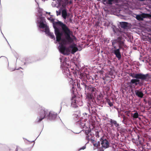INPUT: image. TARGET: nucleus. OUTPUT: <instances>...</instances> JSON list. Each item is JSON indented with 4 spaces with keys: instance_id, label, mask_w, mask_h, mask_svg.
<instances>
[{
    "instance_id": "f257e3e1",
    "label": "nucleus",
    "mask_w": 151,
    "mask_h": 151,
    "mask_svg": "<svg viewBox=\"0 0 151 151\" xmlns=\"http://www.w3.org/2000/svg\"><path fill=\"white\" fill-rule=\"evenodd\" d=\"M50 20L52 23V25L54 29L55 34L57 41H59L61 39V36L63 35V33L60 32V28L57 26V24L59 25L61 28L64 34V40L67 43H69L70 41L72 40L71 36H73L76 38V37L73 35L72 31L66 24L58 20L57 22H55L54 19H50Z\"/></svg>"
},
{
    "instance_id": "f03ea898",
    "label": "nucleus",
    "mask_w": 151,
    "mask_h": 151,
    "mask_svg": "<svg viewBox=\"0 0 151 151\" xmlns=\"http://www.w3.org/2000/svg\"><path fill=\"white\" fill-rule=\"evenodd\" d=\"M117 26L118 28L114 25L112 27L113 32L118 37L116 39L112 40L111 42L114 48V52L119 60L121 58L119 49L123 47V21L119 22Z\"/></svg>"
},
{
    "instance_id": "7ed1b4c3",
    "label": "nucleus",
    "mask_w": 151,
    "mask_h": 151,
    "mask_svg": "<svg viewBox=\"0 0 151 151\" xmlns=\"http://www.w3.org/2000/svg\"><path fill=\"white\" fill-rule=\"evenodd\" d=\"M86 82L83 81L81 83H77V89L78 91L81 90L85 91L86 97L88 101H90L92 103L95 101L96 94L97 92L96 88L91 85L86 84Z\"/></svg>"
},
{
    "instance_id": "20e7f679",
    "label": "nucleus",
    "mask_w": 151,
    "mask_h": 151,
    "mask_svg": "<svg viewBox=\"0 0 151 151\" xmlns=\"http://www.w3.org/2000/svg\"><path fill=\"white\" fill-rule=\"evenodd\" d=\"M38 114L40 116L37 117L35 121V122L39 123L43 119L45 118L50 120H53L57 116V114L51 111H49L47 109L44 108L40 107L38 109Z\"/></svg>"
},
{
    "instance_id": "39448f33",
    "label": "nucleus",
    "mask_w": 151,
    "mask_h": 151,
    "mask_svg": "<svg viewBox=\"0 0 151 151\" xmlns=\"http://www.w3.org/2000/svg\"><path fill=\"white\" fill-rule=\"evenodd\" d=\"M74 63L75 65V70L73 72V73L74 75L77 76L78 77L81 79V81H80V83H81L84 81L86 82V84L88 85V82L87 81V79L90 80V82L93 83V77L90 76L89 75H87L85 73L81 72L80 70L81 69V67L79 64L78 63L77 64V62L76 61Z\"/></svg>"
},
{
    "instance_id": "423d86ee",
    "label": "nucleus",
    "mask_w": 151,
    "mask_h": 151,
    "mask_svg": "<svg viewBox=\"0 0 151 151\" xmlns=\"http://www.w3.org/2000/svg\"><path fill=\"white\" fill-rule=\"evenodd\" d=\"M129 76L133 78H136L132 79L130 81L131 83L134 84L135 86L138 84V82L140 81L139 79L147 81L150 77V75L148 73L144 74L141 73H131L129 74Z\"/></svg>"
},
{
    "instance_id": "0eeeda50",
    "label": "nucleus",
    "mask_w": 151,
    "mask_h": 151,
    "mask_svg": "<svg viewBox=\"0 0 151 151\" xmlns=\"http://www.w3.org/2000/svg\"><path fill=\"white\" fill-rule=\"evenodd\" d=\"M66 58L60 57V59L61 62L60 67L62 70L63 74L67 76H70V73L69 69V68L70 67V65L69 63L66 62Z\"/></svg>"
},
{
    "instance_id": "6e6552de",
    "label": "nucleus",
    "mask_w": 151,
    "mask_h": 151,
    "mask_svg": "<svg viewBox=\"0 0 151 151\" xmlns=\"http://www.w3.org/2000/svg\"><path fill=\"white\" fill-rule=\"evenodd\" d=\"M38 14L37 15V18L36 23L38 27L47 23L45 17H42L45 14L44 11H43L42 9L39 8L38 9Z\"/></svg>"
},
{
    "instance_id": "1a4fd4ad",
    "label": "nucleus",
    "mask_w": 151,
    "mask_h": 151,
    "mask_svg": "<svg viewBox=\"0 0 151 151\" xmlns=\"http://www.w3.org/2000/svg\"><path fill=\"white\" fill-rule=\"evenodd\" d=\"M74 90H75V87L73 84L72 85V88L71 90V91L72 93V97L70 99L71 101V103L70 106L73 108H76L78 107V105H82V102L81 101H78V99H79L76 97V96L74 94Z\"/></svg>"
},
{
    "instance_id": "9d476101",
    "label": "nucleus",
    "mask_w": 151,
    "mask_h": 151,
    "mask_svg": "<svg viewBox=\"0 0 151 151\" xmlns=\"http://www.w3.org/2000/svg\"><path fill=\"white\" fill-rule=\"evenodd\" d=\"M38 27L39 31L45 32V34L47 35L51 39L54 40H55V35L53 33L51 32L50 31L49 29L47 23L42 25L40 26V27Z\"/></svg>"
},
{
    "instance_id": "9b49d317",
    "label": "nucleus",
    "mask_w": 151,
    "mask_h": 151,
    "mask_svg": "<svg viewBox=\"0 0 151 151\" xmlns=\"http://www.w3.org/2000/svg\"><path fill=\"white\" fill-rule=\"evenodd\" d=\"M87 105L89 107V111L91 114H96L97 110L95 106H93V104L95 103V101L93 103H92L90 101H88Z\"/></svg>"
},
{
    "instance_id": "f8f14e48",
    "label": "nucleus",
    "mask_w": 151,
    "mask_h": 151,
    "mask_svg": "<svg viewBox=\"0 0 151 151\" xmlns=\"http://www.w3.org/2000/svg\"><path fill=\"white\" fill-rule=\"evenodd\" d=\"M100 140L102 147L106 149L109 147L110 144L108 141L103 136L101 137L100 139Z\"/></svg>"
},
{
    "instance_id": "ddd939ff",
    "label": "nucleus",
    "mask_w": 151,
    "mask_h": 151,
    "mask_svg": "<svg viewBox=\"0 0 151 151\" xmlns=\"http://www.w3.org/2000/svg\"><path fill=\"white\" fill-rule=\"evenodd\" d=\"M72 15L69 13H68L66 9H63L62 11V17L65 20L67 18L71 17Z\"/></svg>"
},
{
    "instance_id": "4468645a",
    "label": "nucleus",
    "mask_w": 151,
    "mask_h": 151,
    "mask_svg": "<svg viewBox=\"0 0 151 151\" xmlns=\"http://www.w3.org/2000/svg\"><path fill=\"white\" fill-rule=\"evenodd\" d=\"M80 116L81 114L79 111H78L76 112V113L73 114L72 115L74 121L76 122V123L81 121Z\"/></svg>"
},
{
    "instance_id": "2eb2a0df",
    "label": "nucleus",
    "mask_w": 151,
    "mask_h": 151,
    "mask_svg": "<svg viewBox=\"0 0 151 151\" xmlns=\"http://www.w3.org/2000/svg\"><path fill=\"white\" fill-rule=\"evenodd\" d=\"M147 14L143 13L141 15H137L136 16V19L139 21H142L143 19V18H145L147 17Z\"/></svg>"
},
{
    "instance_id": "dca6fc26",
    "label": "nucleus",
    "mask_w": 151,
    "mask_h": 151,
    "mask_svg": "<svg viewBox=\"0 0 151 151\" xmlns=\"http://www.w3.org/2000/svg\"><path fill=\"white\" fill-rule=\"evenodd\" d=\"M76 124L81 129H83L85 128L86 125L85 122L83 121H81V120L79 122H77L76 123Z\"/></svg>"
},
{
    "instance_id": "f3484780",
    "label": "nucleus",
    "mask_w": 151,
    "mask_h": 151,
    "mask_svg": "<svg viewBox=\"0 0 151 151\" xmlns=\"http://www.w3.org/2000/svg\"><path fill=\"white\" fill-rule=\"evenodd\" d=\"M135 93L136 95L139 97L142 98L144 96V94L142 92L139 91L138 90L135 91Z\"/></svg>"
},
{
    "instance_id": "a211bd4d",
    "label": "nucleus",
    "mask_w": 151,
    "mask_h": 151,
    "mask_svg": "<svg viewBox=\"0 0 151 151\" xmlns=\"http://www.w3.org/2000/svg\"><path fill=\"white\" fill-rule=\"evenodd\" d=\"M62 39V38H61V39H60L59 41H57V39H56V41L57 42H58L59 44V45L58 47V48L60 52V50H63L64 49V45L62 44V43H60V41Z\"/></svg>"
},
{
    "instance_id": "6ab92c4d",
    "label": "nucleus",
    "mask_w": 151,
    "mask_h": 151,
    "mask_svg": "<svg viewBox=\"0 0 151 151\" xmlns=\"http://www.w3.org/2000/svg\"><path fill=\"white\" fill-rule=\"evenodd\" d=\"M66 1H64L62 3V5L63 6H65L68 4H71L72 3V1L71 0L68 1V0H65Z\"/></svg>"
},
{
    "instance_id": "aec40b11",
    "label": "nucleus",
    "mask_w": 151,
    "mask_h": 151,
    "mask_svg": "<svg viewBox=\"0 0 151 151\" xmlns=\"http://www.w3.org/2000/svg\"><path fill=\"white\" fill-rule=\"evenodd\" d=\"M91 132V130L90 128L89 127V129L88 130H85V134L86 135V139L87 140H88L89 139V134Z\"/></svg>"
},
{
    "instance_id": "412c9836",
    "label": "nucleus",
    "mask_w": 151,
    "mask_h": 151,
    "mask_svg": "<svg viewBox=\"0 0 151 151\" xmlns=\"http://www.w3.org/2000/svg\"><path fill=\"white\" fill-rule=\"evenodd\" d=\"M103 1L108 5H111L113 3H115L116 0H103Z\"/></svg>"
},
{
    "instance_id": "4be33fe9",
    "label": "nucleus",
    "mask_w": 151,
    "mask_h": 151,
    "mask_svg": "<svg viewBox=\"0 0 151 151\" xmlns=\"http://www.w3.org/2000/svg\"><path fill=\"white\" fill-rule=\"evenodd\" d=\"M117 111L118 113V117H120L122 116L123 117V109L121 108H118L117 109Z\"/></svg>"
},
{
    "instance_id": "5701e85b",
    "label": "nucleus",
    "mask_w": 151,
    "mask_h": 151,
    "mask_svg": "<svg viewBox=\"0 0 151 151\" xmlns=\"http://www.w3.org/2000/svg\"><path fill=\"white\" fill-rule=\"evenodd\" d=\"M110 122L111 124H114L115 126L116 127H118L119 126V124H118L114 120H113L112 119H111L110 121Z\"/></svg>"
},
{
    "instance_id": "b1692460",
    "label": "nucleus",
    "mask_w": 151,
    "mask_h": 151,
    "mask_svg": "<svg viewBox=\"0 0 151 151\" xmlns=\"http://www.w3.org/2000/svg\"><path fill=\"white\" fill-rule=\"evenodd\" d=\"M106 101L108 104L110 106H113V104L112 102H111L110 100L108 99H106Z\"/></svg>"
},
{
    "instance_id": "393cba45",
    "label": "nucleus",
    "mask_w": 151,
    "mask_h": 151,
    "mask_svg": "<svg viewBox=\"0 0 151 151\" xmlns=\"http://www.w3.org/2000/svg\"><path fill=\"white\" fill-rule=\"evenodd\" d=\"M65 0H57V3L58 4L59 6H60L62 5V3Z\"/></svg>"
},
{
    "instance_id": "a878e982",
    "label": "nucleus",
    "mask_w": 151,
    "mask_h": 151,
    "mask_svg": "<svg viewBox=\"0 0 151 151\" xmlns=\"http://www.w3.org/2000/svg\"><path fill=\"white\" fill-rule=\"evenodd\" d=\"M73 17V16L71 15V17L67 18V19L66 20V23H67V22H70L71 23H72V18Z\"/></svg>"
},
{
    "instance_id": "bb28decb",
    "label": "nucleus",
    "mask_w": 151,
    "mask_h": 151,
    "mask_svg": "<svg viewBox=\"0 0 151 151\" xmlns=\"http://www.w3.org/2000/svg\"><path fill=\"white\" fill-rule=\"evenodd\" d=\"M129 25L128 23L123 22V29L127 28L129 27Z\"/></svg>"
},
{
    "instance_id": "cd10ccee",
    "label": "nucleus",
    "mask_w": 151,
    "mask_h": 151,
    "mask_svg": "<svg viewBox=\"0 0 151 151\" xmlns=\"http://www.w3.org/2000/svg\"><path fill=\"white\" fill-rule=\"evenodd\" d=\"M139 115L137 112L135 113L133 115V117L134 118H137L138 117Z\"/></svg>"
},
{
    "instance_id": "c85d7f7f",
    "label": "nucleus",
    "mask_w": 151,
    "mask_h": 151,
    "mask_svg": "<svg viewBox=\"0 0 151 151\" xmlns=\"http://www.w3.org/2000/svg\"><path fill=\"white\" fill-rule=\"evenodd\" d=\"M147 40L148 41L150 42H151V35L150 34L148 36L146 37Z\"/></svg>"
},
{
    "instance_id": "c756f323",
    "label": "nucleus",
    "mask_w": 151,
    "mask_h": 151,
    "mask_svg": "<svg viewBox=\"0 0 151 151\" xmlns=\"http://www.w3.org/2000/svg\"><path fill=\"white\" fill-rule=\"evenodd\" d=\"M93 138H89V139H88V140H88V142L86 143V144H87L88 143V142H89V141L90 140H91V143H94V142H95V140H94L93 139Z\"/></svg>"
},
{
    "instance_id": "7c9ffc66",
    "label": "nucleus",
    "mask_w": 151,
    "mask_h": 151,
    "mask_svg": "<svg viewBox=\"0 0 151 151\" xmlns=\"http://www.w3.org/2000/svg\"><path fill=\"white\" fill-rule=\"evenodd\" d=\"M89 137H91L90 138H93L94 136V134L92 132H91L89 134Z\"/></svg>"
},
{
    "instance_id": "2f4dec72",
    "label": "nucleus",
    "mask_w": 151,
    "mask_h": 151,
    "mask_svg": "<svg viewBox=\"0 0 151 151\" xmlns=\"http://www.w3.org/2000/svg\"><path fill=\"white\" fill-rule=\"evenodd\" d=\"M86 144H87L86 143L85 145L79 149L78 151H79L81 150H84L86 148Z\"/></svg>"
},
{
    "instance_id": "473e14b6",
    "label": "nucleus",
    "mask_w": 151,
    "mask_h": 151,
    "mask_svg": "<svg viewBox=\"0 0 151 151\" xmlns=\"http://www.w3.org/2000/svg\"><path fill=\"white\" fill-rule=\"evenodd\" d=\"M114 15H116V14H114ZM116 15L118 16H119V17H120V18L122 19H123V15H121V14H119V13H118V14H116Z\"/></svg>"
},
{
    "instance_id": "72a5a7b5",
    "label": "nucleus",
    "mask_w": 151,
    "mask_h": 151,
    "mask_svg": "<svg viewBox=\"0 0 151 151\" xmlns=\"http://www.w3.org/2000/svg\"><path fill=\"white\" fill-rule=\"evenodd\" d=\"M115 94H116V96L115 97V98H116L117 97H118V95H119V92L118 91H116L115 92Z\"/></svg>"
},
{
    "instance_id": "f704fd0d",
    "label": "nucleus",
    "mask_w": 151,
    "mask_h": 151,
    "mask_svg": "<svg viewBox=\"0 0 151 151\" xmlns=\"http://www.w3.org/2000/svg\"><path fill=\"white\" fill-rule=\"evenodd\" d=\"M95 135L97 137H99V132H95Z\"/></svg>"
},
{
    "instance_id": "c9c22d12",
    "label": "nucleus",
    "mask_w": 151,
    "mask_h": 151,
    "mask_svg": "<svg viewBox=\"0 0 151 151\" xmlns=\"http://www.w3.org/2000/svg\"><path fill=\"white\" fill-rule=\"evenodd\" d=\"M77 49H78L76 47V49L75 50L71 51V53L73 54H74L75 52H76V51L77 50Z\"/></svg>"
},
{
    "instance_id": "e433bc0d",
    "label": "nucleus",
    "mask_w": 151,
    "mask_h": 151,
    "mask_svg": "<svg viewBox=\"0 0 151 151\" xmlns=\"http://www.w3.org/2000/svg\"><path fill=\"white\" fill-rule=\"evenodd\" d=\"M113 71L112 70H111L110 71H109V74L111 76H112L113 75Z\"/></svg>"
},
{
    "instance_id": "4c0bfd02",
    "label": "nucleus",
    "mask_w": 151,
    "mask_h": 151,
    "mask_svg": "<svg viewBox=\"0 0 151 151\" xmlns=\"http://www.w3.org/2000/svg\"><path fill=\"white\" fill-rule=\"evenodd\" d=\"M120 91L122 93H123V84L121 83V87L120 88Z\"/></svg>"
},
{
    "instance_id": "58836bf2",
    "label": "nucleus",
    "mask_w": 151,
    "mask_h": 151,
    "mask_svg": "<svg viewBox=\"0 0 151 151\" xmlns=\"http://www.w3.org/2000/svg\"><path fill=\"white\" fill-rule=\"evenodd\" d=\"M56 12L57 15V16L60 15L61 14L60 12V11L58 12V11H56Z\"/></svg>"
},
{
    "instance_id": "ea45409f",
    "label": "nucleus",
    "mask_w": 151,
    "mask_h": 151,
    "mask_svg": "<svg viewBox=\"0 0 151 151\" xmlns=\"http://www.w3.org/2000/svg\"><path fill=\"white\" fill-rule=\"evenodd\" d=\"M99 151H104V150L102 148H99L98 149Z\"/></svg>"
},
{
    "instance_id": "a19ab883",
    "label": "nucleus",
    "mask_w": 151,
    "mask_h": 151,
    "mask_svg": "<svg viewBox=\"0 0 151 151\" xmlns=\"http://www.w3.org/2000/svg\"><path fill=\"white\" fill-rule=\"evenodd\" d=\"M93 146L94 147H97L98 146V144L96 143H93Z\"/></svg>"
},
{
    "instance_id": "79ce46f5",
    "label": "nucleus",
    "mask_w": 151,
    "mask_h": 151,
    "mask_svg": "<svg viewBox=\"0 0 151 151\" xmlns=\"http://www.w3.org/2000/svg\"><path fill=\"white\" fill-rule=\"evenodd\" d=\"M138 84L141 86H142L143 85V83L142 82H140L139 81L138 82Z\"/></svg>"
},
{
    "instance_id": "37998d69",
    "label": "nucleus",
    "mask_w": 151,
    "mask_h": 151,
    "mask_svg": "<svg viewBox=\"0 0 151 151\" xmlns=\"http://www.w3.org/2000/svg\"><path fill=\"white\" fill-rule=\"evenodd\" d=\"M19 69V68H17L15 67L14 69L13 68V69H12V70H11V71H13L14 70H18Z\"/></svg>"
},
{
    "instance_id": "c03bdc74",
    "label": "nucleus",
    "mask_w": 151,
    "mask_h": 151,
    "mask_svg": "<svg viewBox=\"0 0 151 151\" xmlns=\"http://www.w3.org/2000/svg\"><path fill=\"white\" fill-rule=\"evenodd\" d=\"M64 105H65L66 106L68 107V106H69L70 105V104H68L67 103H65V104H64Z\"/></svg>"
},
{
    "instance_id": "a18cd8bd",
    "label": "nucleus",
    "mask_w": 151,
    "mask_h": 151,
    "mask_svg": "<svg viewBox=\"0 0 151 151\" xmlns=\"http://www.w3.org/2000/svg\"><path fill=\"white\" fill-rule=\"evenodd\" d=\"M96 143L98 144V146H100V142L99 141H98L97 143Z\"/></svg>"
},
{
    "instance_id": "49530a36",
    "label": "nucleus",
    "mask_w": 151,
    "mask_h": 151,
    "mask_svg": "<svg viewBox=\"0 0 151 151\" xmlns=\"http://www.w3.org/2000/svg\"><path fill=\"white\" fill-rule=\"evenodd\" d=\"M18 148L17 147L16 149V150H15V151H18Z\"/></svg>"
},
{
    "instance_id": "de8ad7c7",
    "label": "nucleus",
    "mask_w": 151,
    "mask_h": 151,
    "mask_svg": "<svg viewBox=\"0 0 151 151\" xmlns=\"http://www.w3.org/2000/svg\"><path fill=\"white\" fill-rule=\"evenodd\" d=\"M70 47H71V48H73V46H72V45H71V46H70Z\"/></svg>"
},
{
    "instance_id": "09e8293b",
    "label": "nucleus",
    "mask_w": 151,
    "mask_h": 151,
    "mask_svg": "<svg viewBox=\"0 0 151 151\" xmlns=\"http://www.w3.org/2000/svg\"><path fill=\"white\" fill-rule=\"evenodd\" d=\"M8 42V44H9V46H10V48H11V47L10 45H9V43H8V42Z\"/></svg>"
},
{
    "instance_id": "8fccbe9b",
    "label": "nucleus",
    "mask_w": 151,
    "mask_h": 151,
    "mask_svg": "<svg viewBox=\"0 0 151 151\" xmlns=\"http://www.w3.org/2000/svg\"><path fill=\"white\" fill-rule=\"evenodd\" d=\"M125 47V45H124V43H123V47Z\"/></svg>"
},
{
    "instance_id": "3c124183",
    "label": "nucleus",
    "mask_w": 151,
    "mask_h": 151,
    "mask_svg": "<svg viewBox=\"0 0 151 151\" xmlns=\"http://www.w3.org/2000/svg\"><path fill=\"white\" fill-rule=\"evenodd\" d=\"M80 132H77V133H75L78 134Z\"/></svg>"
},
{
    "instance_id": "603ef678",
    "label": "nucleus",
    "mask_w": 151,
    "mask_h": 151,
    "mask_svg": "<svg viewBox=\"0 0 151 151\" xmlns=\"http://www.w3.org/2000/svg\"><path fill=\"white\" fill-rule=\"evenodd\" d=\"M121 141L123 142V138H122L121 140Z\"/></svg>"
},
{
    "instance_id": "864d4df0",
    "label": "nucleus",
    "mask_w": 151,
    "mask_h": 151,
    "mask_svg": "<svg viewBox=\"0 0 151 151\" xmlns=\"http://www.w3.org/2000/svg\"><path fill=\"white\" fill-rule=\"evenodd\" d=\"M45 12L46 14H48V12Z\"/></svg>"
},
{
    "instance_id": "5fc2aeb1",
    "label": "nucleus",
    "mask_w": 151,
    "mask_h": 151,
    "mask_svg": "<svg viewBox=\"0 0 151 151\" xmlns=\"http://www.w3.org/2000/svg\"><path fill=\"white\" fill-rule=\"evenodd\" d=\"M118 11H119V12H120V10H119V9H118Z\"/></svg>"
},
{
    "instance_id": "6e6d98bb",
    "label": "nucleus",
    "mask_w": 151,
    "mask_h": 151,
    "mask_svg": "<svg viewBox=\"0 0 151 151\" xmlns=\"http://www.w3.org/2000/svg\"><path fill=\"white\" fill-rule=\"evenodd\" d=\"M35 140H33V141H32L31 142H34L35 141Z\"/></svg>"
},
{
    "instance_id": "4d7b16f0",
    "label": "nucleus",
    "mask_w": 151,
    "mask_h": 151,
    "mask_svg": "<svg viewBox=\"0 0 151 151\" xmlns=\"http://www.w3.org/2000/svg\"><path fill=\"white\" fill-rule=\"evenodd\" d=\"M3 57H4V56H1V57H0V58H1Z\"/></svg>"
},
{
    "instance_id": "13d9d810",
    "label": "nucleus",
    "mask_w": 151,
    "mask_h": 151,
    "mask_svg": "<svg viewBox=\"0 0 151 151\" xmlns=\"http://www.w3.org/2000/svg\"><path fill=\"white\" fill-rule=\"evenodd\" d=\"M122 74H123V73H121V75L122 76Z\"/></svg>"
},
{
    "instance_id": "bf43d9fd",
    "label": "nucleus",
    "mask_w": 151,
    "mask_h": 151,
    "mask_svg": "<svg viewBox=\"0 0 151 151\" xmlns=\"http://www.w3.org/2000/svg\"><path fill=\"white\" fill-rule=\"evenodd\" d=\"M124 116L123 115V119H124Z\"/></svg>"
},
{
    "instance_id": "052dcab7",
    "label": "nucleus",
    "mask_w": 151,
    "mask_h": 151,
    "mask_svg": "<svg viewBox=\"0 0 151 151\" xmlns=\"http://www.w3.org/2000/svg\"><path fill=\"white\" fill-rule=\"evenodd\" d=\"M1 33H2V34L3 35H4V34H3V33H2V32H1Z\"/></svg>"
},
{
    "instance_id": "680f3d73",
    "label": "nucleus",
    "mask_w": 151,
    "mask_h": 151,
    "mask_svg": "<svg viewBox=\"0 0 151 151\" xmlns=\"http://www.w3.org/2000/svg\"><path fill=\"white\" fill-rule=\"evenodd\" d=\"M1 33H2V34L3 35H4V34H3V33H2V32H1Z\"/></svg>"
},
{
    "instance_id": "e2e57ef3",
    "label": "nucleus",
    "mask_w": 151,
    "mask_h": 151,
    "mask_svg": "<svg viewBox=\"0 0 151 151\" xmlns=\"http://www.w3.org/2000/svg\"><path fill=\"white\" fill-rule=\"evenodd\" d=\"M1 33H2V34L3 35H4V34H3V33H2V32H1Z\"/></svg>"
},
{
    "instance_id": "0e129e2a",
    "label": "nucleus",
    "mask_w": 151,
    "mask_h": 151,
    "mask_svg": "<svg viewBox=\"0 0 151 151\" xmlns=\"http://www.w3.org/2000/svg\"><path fill=\"white\" fill-rule=\"evenodd\" d=\"M1 33H2V34L3 35H4V34H3V33H2V32H1Z\"/></svg>"
},
{
    "instance_id": "69168bd1",
    "label": "nucleus",
    "mask_w": 151,
    "mask_h": 151,
    "mask_svg": "<svg viewBox=\"0 0 151 151\" xmlns=\"http://www.w3.org/2000/svg\"><path fill=\"white\" fill-rule=\"evenodd\" d=\"M1 33H2V34L3 35H4V34H3V33H2V32H1Z\"/></svg>"
},
{
    "instance_id": "338daca9",
    "label": "nucleus",
    "mask_w": 151,
    "mask_h": 151,
    "mask_svg": "<svg viewBox=\"0 0 151 151\" xmlns=\"http://www.w3.org/2000/svg\"><path fill=\"white\" fill-rule=\"evenodd\" d=\"M48 13L50 14V13L49 12H48Z\"/></svg>"
},
{
    "instance_id": "774afa93",
    "label": "nucleus",
    "mask_w": 151,
    "mask_h": 151,
    "mask_svg": "<svg viewBox=\"0 0 151 151\" xmlns=\"http://www.w3.org/2000/svg\"><path fill=\"white\" fill-rule=\"evenodd\" d=\"M123 151H127V150H123Z\"/></svg>"
}]
</instances>
